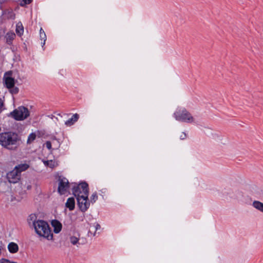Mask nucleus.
Wrapping results in <instances>:
<instances>
[{"label":"nucleus","instance_id":"f257e3e1","mask_svg":"<svg viewBox=\"0 0 263 263\" xmlns=\"http://www.w3.org/2000/svg\"><path fill=\"white\" fill-rule=\"evenodd\" d=\"M20 138L17 134L12 132L0 133V145L11 151L16 150L18 146Z\"/></svg>","mask_w":263,"mask_h":263},{"label":"nucleus","instance_id":"f03ea898","mask_svg":"<svg viewBox=\"0 0 263 263\" xmlns=\"http://www.w3.org/2000/svg\"><path fill=\"white\" fill-rule=\"evenodd\" d=\"M36 233L40 236L48 240H52L53 235L48 224L44 220H37L33 222Z\"/></svg>","mask_w":263,"mask_h":263},{"label":"nucleus","instance_id":"7ed1b4c3","mask_svg":"<svg viewBox=\"0 0 263 263\" xmlns=\"http://www.w3.org/2000/svg\"><path fill=\"white\" fill-rule=\"evenodd\" d=\"M174 115L176 120L179 121L189 123L195 122V118L186 109L177 111L174 113Z\"/></svg>","mask_w":263,"mask_h":263},{"label":"nucleus","instance_id":"20e7f679","mask_svg":"<svg viewBox=\"0 0 263 263\" xmlns=\"http://www.w3.org/2000/svg\"><path fill=\"white\" fill-rule=\"evenodd\" d=\"M10 115L16 120L22 121L29 116L30 112L26 107L20 106L11 112Z\"/></svg>","mask_w":263,"mask_h":263},{"label":"nucleus","instance_id":"39448f33","mask_svg":"<svg viewBox=\"0 0 263 263\" xmlns=\"http://www.w3.org/2000/svg\"><path fill=\"white\" fill-rule=\"evenodd\" d=\"M83 194H84V196L81 195L80 196L78 195V197H77V199L80 210L84 212L89 207L90 203L88 201V197L86 196V193H84Z\"/></svg>","mask_w":263,"mask_h":263},{"label":"nucleus","instance_id":"423d86ee","mask_svg":"<svg viewBox=\"0 0 263 263\" xmlns=\"http://www.w3.org/2000/svg\"><path fill=\"white\" fill-rule=\"evenodd\" d=\"M73 192L76 197H78V195L84 196V193H86V196L88 197L89 193L88 184L86 182H82L76 188L73 189Z\"/></svg>","mask_w":263,"mask_h":263},{"label":"nucleus","instance_id":"0eeeda50","mask_svg":"<svg viewBox=\"0 0 263 263\" xmlns=\"http://www.w3.org/2000/svg\"><path fill=\"white\" fill-rule=\"evenodd\" d=\"M21 175L18 171L15 168L13 170L9 172L6 175L8 182L10 183H16L18 182L21 179Z\"/></svg>","mask_w":263,"mask_h":263},{"label":"nucleus","instance_id":"6e6552de","mask_svg":"<svg viewBox=\"0 0 263 263\" xmlns=\"http://www.w3.org/2000/svg\"><path fill=\"white\" fill-rule=\"evenodd\" d=\"M3 80L6 86L8 89H10L14 86L15 80L13 77V72L12 71H8L5 72Z\"/></svg>","mask_w":263,"mask_h":263},{"label":"nucleus","instance_id":"1a4fd4ad","mask_svg":"<svg viewBox=\"0 0 263 263\" xmlns=\"http://www.w3.org/2000/svg\"><path fill=\"white\" fill-rule=\"evenodd\" d=\"M69 187V182L65 178L59 179L58 192L60 194H64L66 193Z\"/></svg>","mask_w":263,"mask_h":263},{"label":"nucleus","instance_id":"9d476101","mask_svg":"<svg viewBox=\"0 0 263 263\" xmlns=\"http://www.w3.org/2000/svg\"><path fill=\"white\" fill-rule=\"evenodd\" d=\"M51 225L53 228V231L55 233H59L62 229V224L58 220H54L51 222Z\"/></svg>","mask_w":263,"mask_h":263},{"label":"nucleus","instance_id":"9b49d317","mask_svg":"<svg viewBox=\"0 0 263 263\" xmlns=\"http://www.w3.org/2000/svg\"><path fill=\"white\" fill-rule=\"evenodd\" d=\"M79 115L78 114H75L73 115L72 117L68 119L67 121H66L65 122V124L66 125L68 126H71L73 125L75 122H76L79 119Z\"/></svg>","mask_w":263,"mask_h":263},{"label":"nucleus","instance_id":"f8f14e48","mask_svg":"<svg viewBox=\"0 0 263 263\" xmlns=\"http://www.w3.org/2000/svg\"><path fill=\"white\" fill-rule=\"evenodd\" d=\"M65 205L70 211L73 210L75 207L74 199L72 197L69 198L66 202Z\"/></svg>","mask_w":263,"mask_h":263},{"label":"nucleus","instance_id":"ddd939ff","mask_svg":"<svg viewBox=\"0 0 263 263\" xmlns=\"http://www.w3.org/2000/svg\"><path fill=\"white\" fill-rule=\"evenodd\" d=\"M252 206L257 210L260 211V212L263 213V203L257 201L255 200L252 202Z\"/></svg>","mask_w":263,"mask_h":263},{"label":"nucleus","instance_id":"4468645a","mask_svg":"<svg viewBox=\"0 0 263 263\" xmlns=\"http://www.w3.org/2000/svg\"><path fill=\"white\" fill-rule=\"evenodd\" d=\"M8 249L11 253H15L18 251V247L16 243L10 242L8 246Z\"/></svg>","mask_w":263,"mask_h":263},{"label":"nucleus","instance_id":"2eb2a0df","mask_svg":"<svg viewBox=\"0 0 263 263\" xmlns=\"http://www.w3.org/2000/svg\"><path fill=\"white\" fill-rule=\"evenodd\" d=\"M5 37L6 39V42L8 44H11L12 43V41L15 37V34L13 32L10 31L6 34Z\"/></svg>","mask_w":263,"mask_h":263},{"label":"nucleus","instance_id":"dca6fc26","mask_svg":"<svg viewBox=\"0 0 263 263\" xmlns=\"http://www.w3.org/2000/svg\"><path fill=\"white\" fill-rule=\"evenodd\" d=\"M43 162L45 165L49 166L50 168H53L58 165V163L55 160H43Z\"/></svg>","mask_w":263,"mask_h":263},{"label":"nucleus","instance_id":"f3484780","mask_svg":"<svg viewBox=\"0 0 263 263\" xmlns=\"http://www.w3.org/2000/svg\"><path fill=\"white\" fill-rule=\"evenodd\" d=\"M29 166L26 163L20 164L14 167V168L19 171L21 175V172L26 171L29 168Z\"/></svg>","mask_w":263,"mask_h":263},{"label":"nucleus","instance_id":"a211bd4d","mask_svg":"<svg viewBox=\"0 0 263 263\" xmlns=\"http://www.w3.org/2000/svg\"><path fill=\"white\" fill-rule=\"evenodd\" d=\"M16 32L18 35L21 36L24 33V27L21 22H18L16 25Z\"/></svg>","mask_w":263,"mask_h":263},{"label":"nucleus","instance_id":"6ab92c4d","mask_svg":"<svg viewBox=\"0 0 263 263\" xmlns=\"http://www.w3.org/2000/svg\"><path fill=\"white\" fill-rule=\"evenodd\" d=\"M36 138V134L34 133L30 134L27 141V144H31Z\"/></svg>","mask_w":263,"mask_h":263},{"label":"nucleus","instance_id":"aec40b11","mask_svg":"<svg viewBox=\"0 0 263 263\" xmlns=\"http://www.w3.org/2000/svg\"><path fill=\"white\" fill-rule=\"evenodd\" d=\"M216 136L217 137V141L219 144L222 145H225L227 144L228 140L226 138L218 135H216Z\"/></svg>","mask_w":263,"mask_h":263},{"label":"nucleus","instance_id":"412c9836","mask_svg":"<svg viewBox=\"0 0 263 263\" xmlns=\"http://www.w3.org/2000/svg\"><path fill=\"white\" fill-rule=\"evenodd\" d=\"M40 38L42 41H43L42 44L44 45L45 44V41L46 40V35L42 28L40 29Z\"/></svg>","mask_w":263,"mask_h":263},{"label":"nucleus","instance_id":"4be33fe9","mask_svg":"<svg viewBox=\"0 0 263 263\" xmlns=\"http://www.w3.org/2000/svg\"><path fill=\"white\" fill-rule=\"evenodd\" d=\"M70 242L73 245H76L77 244H79V238H78L76 236H70Z\"/></svg>","mask_w":263,"mask_h":263},{"label":"nucleus","instance_id":"5701e85b","mask_svg":"<svg viewBox=\"0 0 263 263\" xmlns=\"http://www.w3.org/2000/svg\"><path fill=\"white\" fill-rule=\"evenodd\" d=\"M98 199V196L96 193H93L90 197V201L92 203L95 202Z\"/></svg>","mask_w":263,"mask_h":263},{"label":"nucleus","instance_id":"b1692460","mask_svg":"<svg viewBox=\"0 0 263 263\" xmlns=\"http://www.w3.org/2000/svg\"><path fill=\"white\" fill-rule=\"evenodd\" d=\"M10 89V91L11 93H16L18 92V89L17 87H14V86L9 89Z\"/></svg>","mask_w":263,"mask_h":263},{"label":"nucleus","instance_id":"393cba45","mask_svg":"<svg viewBox=\"0 0 263 263\" xmlns=\"http://www.w3.org/2000/svg\"><path fill=\"white\" fill-rule=\"evenodd\" d=\"M22 184L24 188H26L27 190H30L31 189V185L30 184H27L26 182L25 184H24L23 183H22Z\"/></svg>","mask_w":263,"mask_h":263},{"label":"nucleus","instance_id":"a878e982","mask_svg":"<svg viewBox=\"0 0 263 263\" xmlns=\"http://www.w3.org/2000/svg\"><path fill=\"white\" fill-rule=\"evenodd\" d=\"M45 145H46V147L49 149H51V143L50 141H47L46 143H45Z\"/></svg>","mask_w":263,"mask_h":263},{"label":"nucleus","instance_id":"bb28decb","mask_svg":"<svg viewBox=\"0 0 263 263\" xmlns=\"http://www.w3.org/2000/svg\"><path fill=\"white\" fill-rule=\"evenodd\" d=\"M4 106V102L2 99H0V113L2 111Z\"/></svg>","mask_w":263,"mask_h":263},{"label":"nucleus","instance_id":"cd10ccee","mask_svg":"<svg viewBox=\"0 0 263 263\" xmlns=\"http://www.w3.org/2000/svg\"><path fill=\"white\" fill-rule=\"evenodd\" d=\"M186 137V134L184 133H183L181 135H180V139H184Z\"/></svg>","mask_w":263,"mask_h":263},{"label":"nucleus","instance_id":"c85d7f7f","mask_svg":"<svg viewBox=\"0 0 263 263\" xmlns=\"http://www.w3.org/2000/svg\"><path fill=\"white\" fill-rule=\"evenodd\" d=\"M23 1L25 4H30L32 2V0H23Z\"/></svg>","mask_w":263,"mask_h":263},{"label":"nucleus","instance_id":"c756f323","mask_svg":"<svg viewBox=\"0 0 263 263\" xmlns=\"http://www.w3.org/2000/svg\"><path fill=\"white\" fill-rule=\"evenodd\" d=\"M100 225H99V224H97V228H96V229H97L98 228H100Z\"/></svg>","mask_w":263,"mask_h":263}]
</instances>
